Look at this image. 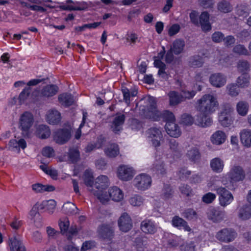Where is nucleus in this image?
Returning <instances> with one entry per match:
<instances>
[{
  "label": "nucleus",
  "mask_w": 251,
  "mask_h": 251,
  "mask_svg": "<svg viewBox=\"0 0 251 251\" xmlns=\"http://www.w3.org/2000/svg\"><path fill=\"white\" fill-rule=\"evenodd\" d=\"M147 101L148 102L147 109H145L144 113L149 118L154 121L160 120L162 119L167 122H174L175 116L173 113L169 111H164L162 112L156 109V100L154 98L149 97ZM144 110V109H142Z\"/></svg>",
  "instance_id": "1"
},
{
  "label": "nucleus",
  "mask_w": 251,
  "mask_h": 251,
  "mask_svg": "<svg viewBox=\"0 0 251 251\" xmlns=\"http://www.w3.org/2000/svg\"><path fill=\"white\" fill-rule=\"evenodd\" d=\"M217 99L213 95L206 94L203 95L197 102V110L201 114H211L218 106Z\"/></svg>",
  "instance_id": "2"
},
{
  "label": "nucleus",
  "mask_w": 251,
  "mask_h": 251,
  "mask_svg": "<svg viewBox=\"0 0 251 251\" xmlns=\"http://www.w3.org/2000/svg\"><path fill=\"white\" fill-rule=\"evenodd\" d=\"M108 178L106 176L101 175L98 176L94 184V189H89L94 195L102 203L108 200V196L103 194V190L108 186Z\"/></svg>",
  "instance_id": "3"
},
{
  "label": "nucleus",
  "mask_w": 251,
  "mask_h": 251,
  "mask_svg": "<svg viewBox=\"0 0 251 251\" xmlns=\"http://www.w3.org/2000/svg\"><path fill=\"white\" fill-rule=\"evenodd\" d=\"M237 233L232 228L225 227L218 231L215 235L219 241L228 243L233 241L237 237Z\"/></svg>",
  "instance_id": "4"
},
{
  "label": "nucleus",
  "mask_w": 251,
  "mask_h": 251,
  "mask_svg": "<svg viewBox=\"0 0 251 251\" xmlns=\"http://www.w3.org/2000/svg\"><path fill=\"white\" fill-rule=\"evenodd\" d=\"M146 135L154 147L160 146L161 141L163 140V135L160 128L151 127L146 131Z\"/></svg>",
  "instance_id": "5"
},
{
  "label": "nucleus",
  "mask_w": 251,
  "mask_h": 251,
  "mask_svg": "<svg viewBox=\"0 0 251 251\" xmlns=\"http://www.w3.org/2000/svg\"><path fill=\"white\" fill-rule=\"evenodd\" d=\"M33 121V116L30 112H25L21 115L20 120V127L24 136L28 135L29 129L32 126Z\"/></svg>",
  "instance_id": "6"
},
{
  "label": "nucleus",
  "mask_w": 251,
  "mask_h": 251,
  "mask_svg": "<svg viewBox=\"0 0 251 251\" xmlns=\"http://www.w3.org/2000/svg\"><path fill=\"white\" fill-rule=\"evenodd\" d=\"M233 111V108L228 104H224L222 111L219 115V121L221 125L225 127H228L232 123V120L230 116V113Z\"/></svg>",
  "instance_id": "7"
},
{
  "label": "nucleus",
  "mask_w": 251,
  "mask_h": 251,
  "mask_svg": "<svg viewBox=\"0 0 251 251\" xmlns=\"http://www.w3.org/2000/svg\"><path fill=\"white\" fill-rule=\"evenodd\" d=\"M151 181V178L150 176L146 174H142L135 177L133 183L134 186L138 190L144 191L150 187Z\"/></svg>",
  "instance_id": "8"
},
{
  "label": "nucleus",
  "mask_w": 251,
  "mask_h": 251,
  "mask_svg": "<svg viewBox=\"0 0 251 251\" xmlns=\"http://www.w3.org/2000/svg\"><path fill=\"white\" fill-rule=\"evenodd\" d=\"M227 176L230 183L242 181L245 177V172L243 168L239 165H234Z\"/></svg>",
  "instance_id": "9"
},
{
  "label": "nucleus",
  "mask_w": 251,
  "mask_h": 251,
  "mask_svg": "<svg viewBox=\"0 0 251 251\" xmlns=\"http://www.w3.org/2000/svg\"><path fill=\"white\" fill-rule=\"evenodd\" d=\"M216 190L219 196V203L221 206L225 207L232 202L233 200V196L225 188L222 187H218Z\"/></svg>",
  "instance_id": "10"
},
{
  "label": "nucleus",
  "mask_w": 251,
  "mask_h": 251,
  "mask_svg": "<svg viewBox=\"0 0 251 251\" xmlns=\"http://www.w3.org/2000/svg\"><path fill=\"white\" fill-rule=\"evenodd\" d=\"M58 90V87L55 85H47L44 87L41 90L38 96L35 98V100L40 101L45 100L47 98H49L56 95Z\"/></svg>",
  "instance_id": "11"
},
{
  "label": "nucleus",
  "mask_w": 251,
  "mask_h": 251,
  "mask_svg": "<svg viewBox=\"0 0 251 251\" xmlns=\"http://www.w3.org/2000/svg\"><path fill=\"white\" fill-rule=\"evenodd\" d=\"M120 230L124 232H127L132 227V220L129 215L126 213H123L118 221Z\"/></svg>",
  "instance_id": "12"
},
{
  "label": "nucleus",
  "mask_w": 251,
  "mask_h": 251,
  "mask_svg": "<svg viewBox=\"0 0 251 251\" xmlns=\"http://www.w3.org/2000/svg\"><path fill=\"white\" fill-rule=\"evenodd\" d=\"M114 227L110 225L103 224L98 228L99 236L107 240H111L114 236Z\"/></svg>",
  "instance_id": "13"
},
{
  "label": "nucleus",
  "mask_w": 251,
  "mask_h": 251,
  "mask_svg": "<svg viewBox=\"0 0 251 251\" xmlns=\"http://www.w3.org/2000/svg\"><path fill=\"white\" fill-rule=\"evenodd\" d=\"M134 175L133 168L128 165H123L118 168L117 176L119 179L128 181L132 178Z\"/></svg>",
  "instance_id": "14"
},
{
  "label": "nucleus",
  "mask_w": 251,
  "mask_h": 251,
  "mask_svg": "<svg viewBox=\"0 0 251 251\" xmlns=\"http://www.w3.org/2000/svg\"><path fill=\"white\" fill-rule=\"evenodd\" d=\"M225 211L219 207L211 208L207 212L208 219L214 223H219L223 221L225 218Z\"/></svg>",
  "instance_id": "15"
},
{
  "label": "nucleus",
  "mask_w": 251,
  "mask_h": 251,
  "mask_svg": "<svg viewBox=\"0 0 251 251\" xmlns=\"http://www.w3.org/2000/svg\"><path fill=\"white\" fill-rule=\"evenodd\" d=\"M209 82L213 86L221 88L226 84V77L222 73H214L210 76Z\"/></svg>",
  "instance_id": "16"
},
{
  "label": "nucleus",
  "mask_w": 251,
  "mask_h": 251,
  "mask_svg": "<svg viewBox=\"0 0 251 251\" xmlns=\"http://www.w3.org/2000/svg\"><path fill=\"white\" fill-rule=\"evenodd\" d=\"M125 115L123 114L117 113L113 119L111 129L116 134H118L122 130V126L125 121Z\"/></svg>",
  "instance_id": "17"
},
{
  "label": "nucleus",
  "mask_w": 251,
  "mask_h": 251,
  "mask_svg": "<svg viewBox=\"0 0 251 251\" xmlns=\"http://www.w3.org/2000/svg\"><path fill=\"white\" fill-rule=\"evenodd\" d=\"M71 136V132L69 129H60L55 133L54 140L56 143L62 145L68 142Z\"/></svg>",
  "instance_id": "18"
},
{
  "label": "nucleus",
  "mask_w": 251,
  "mask_h": 251,
  "mask_svg": "<svg viewBox=\"0 0 251 251\" xmlns=\"http://www.w3.org/2000/svg\"><path fill=\"white\" fill-rule=\"evenodd\" d=\"M11 251H26L22 237L20 235H16L9 239Z\"/></svg>",
  "instance_id": "19"
},
{
  "label": "nucleus",
  "mask_w": 251,
  "mask_h": 251,
  "mask_svg": "<svg viewBox=\"0 0 251 251\" xmlns=\"http://www.w3.org/2000/svg\"><path fill=\"white\" fill-rule=\"evenodd\" d=\"M121 91L123 95V100L129 105L130 101L131 98L135 97L137 93V89L135 87H131L130 88H127L125 86H122Z\"/></svg>",
  "instance_id": "20"
},
{
  "label": "nucleus",
  "mask_w": 251,
  "mask_h": 251,
  "mask_svg": "<svg viewBox=\"0 0 251 251\" xmlns=\"http://www.w3.org/2000/svg\"><path fill=\"white\" fill-rule=\"evenodd\" d=\"M46 120L50 124H57L61 120V114L55 109H50L47 112Z\"/></svg>",
  "instance_id": "21"
},
{
  "label": "nucleus",
  "mask_w": 251,
  "mask_h": 251,
  "mask_svg": "<svg viewBox=\"0 0 251 251\" xmlns=\"http://www.w3.org/2000/svg\"><path fill=\"white\" fill-rule=\"evenodd\" d=\"M165 129L167 133L171 137L177 138L181 134L179 127L174 122H167L165 125Z\"/></svg>",
  "instance_id": "22"
},
{
  "label": "nucleus",
  "mask_w": 251,
  "mask_h": 251,
  "mask_svg": "<svg viewBox=\"0 0 251 251\" xmlns=\"http://www.w3.org/2000/svg\"><path fill=\"white\" fill-rule=\"evenodd\" d=\"M141 230L146 234H154L156 231V227L151 220L146 219L143 221L140 225Z\"/></svg>",
  "instance_id": "23"
},
{
  "label": "nucleus",
  "mask_w": 251,
  "mask_h": 251,
  "mask_svg": "<svg viewBox=\"0 0 251 251\" xmlns=\"http://www.w3.org/2000/svg\"><path fill=\"white\" fill-rule=\"evenodd\" d=\"M209 15L208 12H203L199 16V25L204 32L209 31L211 29V25L209 21Z\"/></svg>",
  "instance_id": "24"
},
{
  "label": "nucleus",
  "mask_w": 251,
  "mask_h": 251,
  "mask_svg": "<svg viewBox=\"0 0 251 251\" xmlns=\"http://www.w3.org/2000/svg\"><path fill=\"white\" fill-rule=\"evenodd\" d=\"M172 222L174 226L179 229H183L187 231H190L191 230L187 225V223L182 218L177 216H176L173 218Z\"/></svg>",
  "instance_id": "25"
},
{
  "label": "nucleus",
  "mask_w": 251,
  "mask_h": 251,
  "mask_svg": "<svg viewBox=\"0 0 251 251\" xmlns=\"http://www.w3.org/2000/svg\"><path fill=\"white\" fill-rule=\"evenodd\" d=\"M226 138V136L224 132L218 130L214 132L211 137V141L213 144L221 145L224 143Z\"/></svg>",
  "instance_id": "26"
},
{
  "label": "nucleus",
  "mask_w": 251,
  "mask_h": 251,
  "mask_svg": "<svg viewBox=\"0 0 251 251\" xmlns=\"http://www.w3.org/2000/svg\"><path fill=\"white\" fill-rule=\"evenodd\" d=\"M241 143L247 147H251V130L244 129L240 133Z\"/></svg>",
  "instance_id": "27"
},
{
  "label": "nucleus",
  "mask_w": 251,
  "mask_h": 251,
  "mask_svg": "<svg viewBox=\"0 0 251 251\" xmlns=\"http://www.w3.org/2000/svg\"><path fill=\"white\" fill-rule=\"evenodd\" d=\"M58 100L62 105L68 107L74 104L75 99L71 94L64 93L58 96Z\"/></svg>",
  "instance_id": "28"
},
{
  "label": "nucleus",
  "mask_w": 251,
  "mask_h": 251,
  "mask_svg": "<svg viewBox=\"0 0 251 251\" xmlns=\"http://www.w3.org/2000/svg\"><path fill=\"white\" fill-rule=\"evenodd\" d=\"M210 114H201L198 116L196 124L200 126L205 127L210 126L212 123V119L209 116Z\"/></svg>",
  "instance_id": "29"
},
{
  "label": "nucleus",
  "mask_w": 251,
  "mask_h": 251,
  "mask_svg": "<svg viewBox=\"0 0 251 251\" xmlns=\"http://www.w3.org/2000/svg\"><path fill=\"white\" fill-rule=\"evenodd\" d=\"M109 197L116 201H119L123 199L124 194L121 190L116 186L110 188L108 190Z\"/></svg>",
  "instance_id": "30"
},
{
  "label": "nucleus",
  "mask_w": 251,
  "mask_h": 251,
  "mask_svg": "<svg viewBox=\"0 0 251 251\" xmlns=\"http://www.w3.org/2000/svg\"><path fill=\"white\" fill-rule=\"evenodd\" d=\"M236 14L242 18L247 17L250 13V7L246 3L238 4L235 8Z\"/></svg>",
  "instance_id": "31"
},
{
  "label": "nucleus",
  "mask_w": 251,
  "mask_h": 251,
  "mask_svg": "<svg viewBox=\"0 0 251 251\" xmlns=\"http://www.w3.org/2000/svg\"><path fill=\"white\" fill-rule=\"evenodd\" d=\"M50 135V131L48 126L46 125H39L37 128L36 135L42 139L48 138Z\"/></svg>",
  "instance_id": "32"
},
{
  "label": "nucleus",
  "mask_w": 251,
  "mask_h": 251,
  "mask_svg": "<svg viewBox=\"0 0 251 251\" xmlns=\"http://www.w3.org/2000/svg\"><path fill=\"white\" fill-rule=\"evenodd\" d=\"M185 44L183 40L176 39L174 41L170 49L172 50L175 54L178 55L183 50Z\"/></svg>",
  "instance_id": "33"
},
{
  "label": "nucleus",
  "mask_w": 251,
  "mask_h": 251,
  "mask_svg": "<svg viewBox=\"0 0 251 251\" xmlns=\"http://www.w3.org/2000/svg\"><path fill=\"white\" fill-rule=\"evenodd\" d=\"M40 204V209L45 210L50 214H52L55 208L56 203L53 200L44 201Z\"/></svg>",
  "instance_id": "34"
},
{
  "label": "nucleus",
  "mask_w": 251,
  "mask_h": 251,
  "mask_svg": "<svg viewBox=\"0 0 251 251\" xmlns=\"http://www.w3.org/2000/svg\"><path fill=\"white\" fill-rule=\"evenodd\" d=\"M224 166V161L219 157L213 158L210 161V167L212 171L215 172H221L223 170Z\"/></svg>",
  "instance_id": "35"
},
{
  "label": "nucleus",
  "mask_w": 251,
  "mask_h": 251,
  "mask_svg": "<svg viewBox=\"0 0 251 251\" xmlns=\"http://www.w3.org/2000/svg\"><path fill=\"white\" fill-rule=\"evenodd\" d=\"M238 216L243 220L251 218V205L246 204L241 207L239 210Z\"/></svg>",
  "instance_id": "36"
},
{
  "label": "nucleus",
  "mask_w": 251,
  "mask_h": 251,
  "mask_svg": "<svg viewBox=\"0 0 251 251\" xmlns=\"http://www.w3.org/2000/svg\"><path fill=\"white\" fill-rule=\"evenodd\" d=\"M104 152L109 157H115L119 154V147L116 144H111L105 149Z\"/></svg>",
  "instance_id": "37"
},
{
  "label": "nucleus",
  "mask_w": 251,
  "mask_h": 251,
  "mask_svg": "<svg viewBox=\"0 0 251 251\" xmlns=\"http://www.w3.org/2000/svg\"><path fill=\"white\" fill-rule=\"evenodd\" d=\"M249 108V104L245 101H240L236 104V110L238 113L242 116H245L247 114Z\"/></svg>",
  "instance_id": "38"
},
{
  "label": "nucleus",
  "mask_w": 251,
  "mask_h": 251,
  "mask_svg": "<svg viewBox=\"0 0 251 251\" xmlns=\"http://www.w3.org/2000/svg\"><path fill=\"white\" fill-rule=\"evenodd\" d=\"M170 104L172 106L177 105L181 101L182 99L180 94L176 91H171L168 94Z\"/></svg>",
  "instance_id": "39"
},
{
  "label": "nucleus",
  "mask_w": 251,
  "mask_h": 251,
  "mask_svg": "<svg viewBox=\"0 0 251 251\" xmlns=\"http://www.w3.org/2000/svg\"><path fill=\"white\" fill-rule=\"evenodd\" d=\"M250 77L248 74L244 73L239 76L236 80V83L241 88L247 87L250 84Z\"/></svg>",
  "instance_id": "40"
},
{
  "label": "nucleus",
  "mask_w": 251,
  "mask_h": 251,
  "mask_svg": "<svg viewBox=\"0 0 251 251\" xmlns=\"http://www.w3.org/2000/svg\"><path fill=\"white\" fill-rule=\"evenodd\" d=\"M217 8L218 10L224 13L230 12L233 9L232 5L226 0H222L219 2Z\"/></svg>",
  "instance_id": "41"
},
{
  "label": "nucleus",
  "mask_w": 251,
  "mask_h": 251,
  "mask_svg": "<svg viewBox=\"0 0 251 251\" xmlns=\"http://www.w3.org/2000/svg\"><path fill=\"white\" fill-rule=\"evenodd\" d=\"M62 210L65 213L70 215L75 214L78 211L75 205L70 202L65 203L62 206Z\"/></svg>",
  "instance_id": "42"
},
{
  "label": "nucleus",
  "mask_w": 251,
  "mask_h": 251,
  "mask_svg": "<svg viewBox=\"0 0 251 251\" xmlns=\"http://www.w3.org/2000/svg\"><path fill=\"white\" fill-rule=\"evenodd\" d=\"M154 66L159 68L158 74L162 78L166 79L168 78V75L165 72L166 69V65L159 59H155L154 62Z\"/></svg>",
  "instance_id": "43"
},
{
  "label": "nucleus",
  "mask_w": 251,
  "mask_h": 251,
  "mask_svg": "<svg viewBox=\"0 0 251 251\" xmlns=\"http://www.w3.org/2000/svg\"><path fill=\"white\" fill-rule=\"evenodd\" d=\"M232 51L239 55L248 56L250 55L249 50H248L244 45L241 44L235 46L233 48Z\"/></svg>",
  "instance_id": "44"
},
{
  "label": "nucleus",
  "mask_w": 251,
  "mask_h": 251,
  "mask_svg": "<svg viewBox=\"0 0 251 251\" xmlns=\"http://www.w3.org/2000/svg\"><path fill=\"white\" fill-rule=\"evenodd\" d=\"M135 245L138 250H143L147 248L148 238L145 236H139L135 238Z\"/></svg>",
  "instance_id": "45"
},
{
  "label": "nucleus",
  "mask_w": 251,
  "mask_h": 251,
  "mask_svg": "<svg viewBox=\"0 0 251 251\" xmlns=\"http://www.w3.org/2000/svg\"><path fill=\"white\" fill-rule=\"evenodd\" d=\"M93 179L92 173L88 170L85 171L84 174V182L86 186L89 187V189H94Z\"/></svg>",
  "instance_id": "46"
},
{
  "label": "nucleus",
  "mask_w": 251,
  "mask_h": 251,
  "mask_svg": "<svg viewBox=\"0 0 251 251\" xmlns=\"http://www.w3.org/2000/svg\"><path fill=\"white\" fill-rule=\"evenodd\" d=\"M152 169L153 171L155 172L158 174L163 175L166 173L164 164L162 160L155 161L153 164Z\"/></svg>",
  "instance_id": "47"
},
{
  "label": "nucleus",
  "mask_w": 251,
  "mask_h": 251,
  "mask_svg": "<svg viewBox=\"0 0 251 251\" xmlns=\"http://www.w3.org/2000/svg\"><path fill=\"white\" fill-rule=\"evenodd\" d=\"M187 154L189 159L194 162L199 160L201 157L200 151L196 148H194L189 150Z\"/></svg>",
  "instance_id": "48"
},
{
  "label": "nucleus",
  "mask_w": 251,
  "mask_h": 251,
  "mask_svg": "<svg viewBox=\"0 0 251 251\" xmlns=\"http://www.w3.org/2000/svg\"><path fill=\"white\" fill-rule=\"evenodd\" d=\"M238 71L241 73H246L250 70V64L245 60H240L237 63Z\"/></svg>",
  "instance_id": "49"
},
{
  "label": "nucleus",
  "mask_w": 251,
  "mask_h": 251,
  "mask_svg": "<svg viewBox=\"0 0 251 251\" xmlns=\"http://www.w3.org/2000/svg\"><path fill=\"white\" fill-rule=\"evenodd\" d=\"M174 192L171 186L168 184H165L162 190L161 197L165 200L172 197Z\"/></svg>",
  "instance_id": "50"
},
{
  "label": "nucleus",
  "mask_w": 251,
  "mask_h": 251,
  "mask_svg": "<svg viewBox=\"0 0 251 251\" xmlns=\"http://www.w3.org/2000/svg\"><path fill=\"white\" fill-rule=\"evenodd\" d=\"M239 86L234 83L229 84L226 86V90L228 95L232 97H235L239 94Z\"/></svg>",
  "instance_id": "51"
},
{
  "label": "nucleus",
  "mask_w": 251,
  "mask_h": 251,
  "mask_svg": "<svg viewBox=\"0 0 251 251\" xmlns=\"http://www.w3.org/2000/svg\"><path fill=\"white\" fill-rule=\"evenodd\" d=\"M31 88L28 86H26L19 96V100L20 103H24L28 98L30 94Z\"/></svg>",
  "instance_id": "52"
},
{
  "label": "nucleus",
  "mask_w": 251,
  "mask_h": 251,
  "mask_svg": "<svg viewBox=\"0 0 251 251\" xmlns=\"http://www.w3.org/2000/svg\"><path fill=\"white\" fill-rule=\"evenodd\" d=\"M203 64L201 57L200 56H194L189 60V65L192 67H200Z\"/></svg>",
  "instance_id": "53"
},
{
  "label": "nucleus",
  "mask_w": 251,
  "mask_h": 251,
  "mask_svg": "<svg viewBox=\"0 0 251 251\" xmlns=\"http://www.w3.org/2000/svg\"><path fill=\"white\" fill-rule=\"evenodd\" d=\"M182 215L188 220L197 219V218L196 212L191 208L185 209L182 213Z\"/></svg>",
  "instance_id": "54"
},
{
  "label": "nucleus",
  "mask_w": 251,
  "mask_h": 251,
  "mask_svg": "<svg viewBox=\"0 0 251 251\" xmlns=\"http://www.w3.org/2000/svg\"><path fill=\"white\" fill-rule=\"evenodd\" d=\"M59 226L61 232L63 234L65 233L68 230L70 226V223L67 218H65L59 220Z\"/></svg>",
  "instance_id": "55"
},
{
  "label": "nucleus",
  "mask_w": 251,
  "mask_h": 251,
  "mask_svg": "<svg viewBox=\"0 0 251 251\" xmlns=\"http://www.w3.org/2000/svg\"><path fill=\"white\" fill-rule=\"evenodd\" d=\"M129 201L134 206H139L143 204V199L140 196L134 195L130 198Z\"/></svg>",
  "instance_id": "56"
},
{
  "label": "nucleus",
  "mask_w": 251,
  "mask_h": 251,
  "mask_svg": "<svg viewBox=\"0 0 251 251\" xmlns=\"http://www.w3.org/2000/svg\"><path fill=\"white\" fill-rule=\"evenodd\" d=\"M195 248L196 246L193 242L183 243L179 247L181 251H195Z\"/></svg>",
  "instance_id": "57"
},
{
  "label": "nucleus",
  "mask_w": 251,
  "mask_h": 251,
  "mask_svg": "<svg viewBox=\"0 0 251 251\" xmlns=\"http://www.w3.org/2000/svg\"><path fill=\"white\" fill-rule=\"evenodd\" d=\"M196 91H187L186 90H182L180 94L181 98L182 99V101L185 100L186 99H191L196 95Z\"/></svg>",
  "instance_id": "58"
},
{
  "label": "nucleus",
  "mask_w": 251,
  "mask_h": 251,
  "mask_svg": "<svg viewBox=\"0 0 251 251\" xmlns=\"http://www.w3.org/2000/svg\"><path fill=\"white\" fill-rule=\"evenodd\" d=\"M181 123L187 126H191L194 122V118L189 114H184L181 116Z\"/></svg>",
  "instance_id": "59"
},
{
  "label": "nucleus",
  "mask_w": 251,
  "mask_h": 251,
  "mask_svg": "<svg viewBox=\"0 0 251 251\" xmlns=\"http://www.w3.org/2000/svg\"><path fill=\"white\" fill-rule=\"evenodd\" d=\"M211 39L214 43H220L225 39V35L220 31H216L212 34Z\"/></svg>",
  "instance_id": "60"
},
{
  "label": "nucleus",
  "mask_w": 251,
  "mask_h": 251,
  "mask_svg": "<svg viewBox=\"0 0 251 251\" xmlns=\"http://www.w3.org/2000/svg\"><path fill=\"white\" fill-rule=\"evenodd\" d=\"M179 189L181 194L186 196L189 197L192 195V189L191 187L187 184H182L179 187Z\"/></svg>",
  "instance_id": "61"
},
{
  "label": "nucleus",
  "mask_w": 251,
  "mask_h": 251,
  "mask_svg": "<svg viewBox=\"0 0 251 251\" xmlns=\"http://www.w3.org/2000/svg\"><path fill=\"white\" fill-rule=\"evenodd\" d=\"M169 146L170 150L174 152H179L180 151V148L178 142L174 139L170 140Z\"/></svg>",
  "instance_id": "62"
},
{
  "label": "nucleus",
  "mask_w": 251,
  "mask_h": 251,
  "mask_svg": "<svg viewBox=\"0 0 251 251\" xmlns=\"http://www.w3.org/2000/svg\"><path fill=\"white\" fill-rule=\"evenodd\" d=\"M80 153L77 149L73 148L70 150L69 157L73 162H76L79 159Z\"/></svg>",
  "instance_id": "63"
},
{
  "label": "nucleus",
  "mask_w": 251,
  "mask_h": 251,
  "mask_svg": "<svg viewBox=\"0 0 251 251\" xmlns=\"http://www.w3.org/2000/svg\"><path fill=\"white\" fill-rule=\"evenodd\" d=\"M199 13L195 10H193L190 13V19L191 22L197 26L199 25Z\"/></svg>",
  "instance_id": "64"
}]
</instances>
